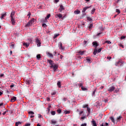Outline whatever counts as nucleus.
<instances>
[{
	"instance_id": "f257e3e1",
	"label": "nucleus",
	"mask_w": 126,
	"mask_h": 126,
	"mask_svg": "<svg viewBox=\"0 0 126 126\" xmlns=\"http://www.w3.org/2000/svg\"><path fill=\"white\" fill-rule=\"evenodd\" d=\"M35 22V19L32 18V20H30L26 25H25V27H29L33 25V23Z\"/></svg>"
},
{
	"instance_id": "f03ea898",
	"label": "nucleus",
	"mask_w": 126,
	"mask_h": 126,
	"mask_svg": "<svg viewBox=\"0 0 126 126\" xmlns=\"http://www.w3.org/2000/svg\"><path fill=\"white\" fill-rule=\"evenodd\" d=\"M102 50V48H99L98 49V50L96 49V48L94 49L93 54L94 56H95L96 55L97 53H100L101 51Z\"/></svg>"
},
{
	"instance_id": "7ed1b4c3",
	"label": "nucleus",
	"mask_w": 126,
	"mask_h": 126,
	"mask_svg": "<svg viewBox=\"0 0 126 126\" xmlns=\"http://www.w3.org/2000/svg\"><path fill=\"white\" fill-rule=\"evenodd\" d=\"M91 6L84 7V8L83 9L82 13L84 14H86L85 12L87 10H88V9L91 8Z\"/></svg>"
},
{
	"instance_id": "20e7f679",
	"label": "nucleus",
	"mask_w": 126,
	"mask_h": 126,
	"mask_svg": "<svg viewBox=\"0 0 126 126\" xmlns=\"http://www.w3.org/2000/svg\"><path fill=\"white\" fill-rule=\"evenodd\" d=\"M115 89H116L115 87L112 86L109 88V89H108L107 91L109 92H113V91H114Z\"/></svg>"
},
{
	"instance_id": "39448f33",
	"label": "nucleus",
	"mask_w": 126,
	"mask_h": 126,
	"mask_svg": "<svg viewBox=\"0 0 126 126\" xmlns=\"http://www.w3.org/2000/svg\"><path fill=\"white\" fill-rule=\"evenodd\" d=\"M56 18H58L59 19H63V15L61 14H56Z\"/></svg>"
},
{
	"instance_id": "423d86ee",
	"label": "nucleus",
	"mask_w": 126,
	"mask_h": 126,
	"mask_svg": "<svg viewBox=\"0 0 126 126\" xmlns=\"http://www.w3.org/2000/svg\"><path fill=\"white\" fill-rule=\"evenodd\" d=\"M93 45H94V48L95 49L97 48L98 46H99V44L96 41L93 42Z\"/></svg>"
},
{
	"instance_id": "0eeeda50",
	"label": "nucleus",
	"mask_w": 126,
	"mask_h": 126,
	"mask_svg": "<svg viewBox=\"0 0 126 126\" xmlns=\"http://www.w3.org/2000/svg\"><path fill=\"white\" fill-rule=\"evenodd\" d=\"M50 67L53 68V71H56V70H57V64L51 65L50 66Z\"/></svg>"
},
{
	"instance_id": "6e6552de",
	"label": "nucleus",
	"mask_w": 126,
	"mask_h": 126,
	"mask_svg": "<svg viewBox=\"0 0 126 126\" xmlns=\"http://www.w3.org/2000/svg\"><path fill=\"white\" fill-rule=\"evenodd\" d=\"M64 10V7L63 5H61L59 6V11L60 12H62V11H63Z\"/></svg>"
},
{
	"instance_id": "1a4fd4ad",
	"label": "nucleus",
	"mask_w": 126,
	"mask_h": 126,
	"mask_svg": "<svg viewBox=\"0 0 126 126\" xmlns=\"http://www.w3.org/2000/svg\"><path fill=\"white\" fill-rule=\"evenodd\" d=\"M59 49L63 50H64L63 47V43L61 42L59 43Z\"/></svg>"
},
{
	"instance_id": "9d476101",
	"label": "nucleus",
	"mask_w": 126,
	"mask_h": 126,
	"mask_svg": "<svg viewBox=\"0 0 126 126\" xmlns=\"http://www.w3.org/2000/svg\"><path fill=\"white\" fill-rule=\"evenodd\" d=\"M36 43L37 44V46L39 47L40 46V40L38 38L36 39Z\"/></svg>"
},
{
	"instance_id": "9b49d317",
	"label": "nucleus",
	"mask_w": 126,
	"mask_h": 126,
	"mask_svg": "<svg viewBox=\"0 0 126 126\" xmlns=\"http://www.w3.org/2000/svg\"><path fill=\"white\" fill-rule=\"evenodd\" d=\"M91 123L92 124L93 126H97L96 125V122L94 119H93L92 121H91Z\"/></svg>"
},
{
	"instance_id": "f8f14e48",
	"label": "nucleus",
	"mask_w": 126,
	"mask_h": 126,
	"mask_svg": "<svg viewBox=\"0 0 126 126\" xmlns=\"http://www.w3.org/2000/svg\"><path fill=\"white\" fill-rule=\"evenodd\" d=\"M11 23H12V25H14L15 23V19L14 18H11Z\"/></svg>"
},
{
	"instance_id": "ddd939ff",
	"label": "nucleus",
	"mask_w": 126,
	"mask_h": 126,
	"mask_svg": "<svg viewBox=\"0 0 126 126\" xmlns=\"http://www.w3.org/2000/svg\"><path fill=\"white\" fill-rule=\"evenodd\" d=\"M5 16H6V12H4L3 14H1V17H0V18H1V19H3L4 17H5Z\"/></svg>"
},
{
	"instance_id": "4468645a",
	"label": "nucleus",
	"mask_w": 126,
	"mask_h": 126,
	"mask_svg": "<svg viewBox=\"0 0 126 126\" xmlns=\"http://www.w3.org/2000/svg\"><path fill=\"white\" fill-rule=\"evenodd\" d=\"M47 56L50 58H53V55L50 53H47Z\"/></svg>"
},
{
	"instance_id": "2eb2a0df",
	"label": "nucleus",
	"mask_w": 126,
	"mask_h": 126,
	"mask_svg": "<svg viewBox=\"0 0 126 126\" xmlns=\"http://www.w3.org/2000/svg\"><path fill=\"white\" fill-rule=\"evenodd\" d=\"M16 100V97L13 96L12 97V99H11V102H15Z\"/></svg>"
},
{
	"instance_id": "dca6fc26",
	"label": "nucleus",
	"mask_w": 126,
	"mask_h": 126,
	"mask_svg": "<svg viewBox=\"0 0 126 126\" xmlns=\"http://www.w3.org/2000/svg\"><path fill=\"white\" fill-rule=\"evenodd\" d=\"M15 12L12 11V13H11V14L10 15V17H11V18H14V15H15Z\"/></svg>"
},
{
	"instance_id": "f3484780",
	"label": "nucleus",
	"mask_w": 126,
	"mask_h": 126,
	"mask_svg": "<svg viewBox=\"0 0 126 126\" xmlns=\"http://www.w3.org/2000/svg\"><path fill=\"white\" fill-rule=\"evenodd\" d=\"M96 89H94L92 93V96H95V93H96Z\"/></svg>"
},
{
	"instance_id": "a211bd4d",
	"label": "nucleus",
	"mask_w": 126,
	"mask_h": 126,
	"mask_svg": "<svg viewBox=\"0 0 126 126\" xmlns=\"http://www.w3.org/2000/svg\"><path fill=\"white\" fill-rule=\"evenodd\" d=\"M122 119H123V117L121 116H119V117H117V122L120 121Z\"/></svg>"
},
{
	"instance_id": "6ab92c4d",
	"label": "nucleus",
	"mask_w": 126,
	"mask_h": 126,
	"mask_svg": "<svg viewBox=\"0 0 126 126\" xmlns=\"http://www.w3.org/2000/svg\"><path fill=\"white\" fill-rule=\"evenodd\" d=\"M57 86H58L59 88H61V82L59 81L57 83Z\"/></svg>"
},
{
	"instance_id": "aec40b11",
	"label": "nucleus",
	"mask_w": 126,
	"mask_h": 126,
	"mask_svg": "<svg viewBox=\"0 0 126 126\" xmlns=\"http://www.w3.org/2000/svg\"><path fill=\"white\" fill-rule=\"evenodd\" d=\"M95 11H96V9H95L94 8H93V9L91 10V14H94V13Z\"/></svg>"
},
{
	"instance_id": "412c9836",
	"label": "nucleus",
	"mask_w": 126,
	"mask_h": 126,
	"mask_svg": "<svg viewBox=\"0 0 126 126\" xmlns=\"http://www.w3.org/2000/svg\"><path fill=\"white\" fill-rule=\"evenodd\" d=\"M100 126H109V124H108V123H105V124H104V123H102L101 125H100Z\"/></svg>"
},
{
	"instance_id": "4be33fe9",
	"label": "nucleus",
	"mask_w": 126,
	"mask_h": 126,
	"mask_svg": "<svg viewBox=\"0 0 126 126\" xmlns=\"http://www.w3.org/2000/svg\"><path fill=\"white\" fill-rule=\"evenodd\" d=\"M23 46L26 47L27 48L29 47V44L27 43H24Z\"/></svg>"
},
{
	"instance_id": "5701e85b",
	"label": "nucleus",
	"mask_w": 126,
	"mask_h": 126,
	"mask_svg": "<svg viewBox=\"0 0 126 126\" xmlns=\"http://www.w3.org/2000/svg\"><path fill=\"white\" fill-rule=\"evenodd\" d=\"M110 120H111V121H112V123L115 124V120H114V118L113 117H110Z\"/></svg>"
},
{
	"instance_id": "b1692460",
	"label": "nucleus",
	"mask_w": 126,
	"mask_h": 126,
	"mask_svg": "<svg viewBox=\"0 0 126 126\" xmlns=\"http://www.w3.org/2000/svg\"><path fill=\"white\" fill-rule=\"evenodd\" d=\"M48 62L50 65H53V62L52 60H48Z\"/></svg>"
},
{
	"instance_id": "393cba45",
	"label": "nucleus",
	"mask_w": 126,
	"mask_h": 126,
	"mask_svg": "<svg viewBox=\"0 0 126 126\" xmlns=\"http://www.w3.org/2000/svg\"><path fill=\"white\" fill-rule=\"evenodd\" d=\"M51 124L52 125H54L55 124H57V121H55L54 120H51Z\"/></svg>"
},
{
	"instance_id": "a878e982",
	"label": "nucleus",
	"mask_w": 126,
	"mask_h": 126,
	"mask_svg": "<svg viewBox=\"0 0 126 126\" xmlns=\"http://www.w3.org/2000/svg\"><path fill=\"white\" fill-rule=\"evenodd\" d=\"M83 108H88V104H84V105H83L82 107Z\"/></svg>"
},
{
	"instance_id": "bb28decb",
	"label": "nucleus",
	"mask_w": 126,
	"mask_h": 126,
	"mask_svg": "<svg viewBox=\"0 0 126 126\" xmlns=\"http://www.w3.org/2000/svg\"><path fill=\"white\" fill-rule=\"evenodd\" d=\"M22 124V122H18L15 123V126H19V125Z\"/></svg>"
},
{
	"instance_id": "cd10ccee",
	"label": "nucleus",
	"mask_w": 126,
	"mask_h": 126,
	"mask_svg": "<svg viewBox=\"0 0 126 126\" xmlns=\"http://www.w3.org/2000/svg\"><path fill=\"white\" fill-rule=\"evenodd\" d=\"M49 18H47L46 17L45 18L44 20H43L42 22L43 23H47V19H48Z\"/></svg>"
},
{
	"instance_id": "c85d7f7f",
	"label": "nucleus",
	"mask_w": 126,
	"mask_h": 126,
	"mask_svg": "<svg viewBox=\"0 0 126 126\" xmlns=\"http://www.w3.org/2000/svg\"><path fill=\"white\" fill-rule=\"evenodd\" d=\"M119 46L122 48H124V46L123 45V44H122V43H119L118 44Z\"/></svg>"
},
{
	"instance_id": "c756f323",
	"label": "nucleus",
	"mask_w": 126,
	"mask_h": 126,
	"mask_svg": "<svg viewBox=\"0 0 126 126\" xmlns=\"http://www.w3.org/2000/svg\"><path fill=\"white\" fill-rule=\"evenodd\" d=\"M84 52H85V51H80L79 52V54H80V55H81V56H83Z\"/></svg>"
},
{
	"instance_id": "7c9ffc66",
	"label": "nucleus",
	"mask_w": 126,
	"mask_h": 126,
	"mask_svg": "<svg viewBox=\"0 0 126 126\" xmlns=\"http://www.w3.org/2000/svg\"><path fill=\"white\" fill-rule=\"evenodd\" d=\"M78 86H79V87H83V83H80L78 84Z\"/></svg>"
},
{
	"instance_id": "2f4dec72",
	"label": "nucleus",
	"mask_w": 126,
	"mask_h": 126,
	"mask_svg": "<svg viewBox=\"0 0 126 126\" xmlns=\"http://www.w3.org/2000/svg\"><path fill=\"white\" fill-rule=\"evenodd\" d=\"M41 58V56L40 54H38L37 55H36V59H40Z\"/></svg>"
},
{
	"instance_id": "473e14b6",
	"label": "nucleus",
	"mask_w": 126,
	"mask_h": 126,
	"mask_svg": "<svg viewBox=\"0 0 126 126\" xmlns=\"http://www.w3.org/2000/svg\"><path fill=\"white\" fill-rule=\"evenodd\" d=\"M15 44H10V48H14V46Z\"/></svg>"
},
{
	"instance_id": "72a5a7b5",
	"label": "nucleus",
	"mask_w": 126,
	"mask_h": 126,
	"mask_svg": "<svg viewBox=\"0 0 126 126\" xmlns=\"http://www.w3.org/2000/svg\"><path fill=\"white\" fill-rule=\"evenodd\" d=\"M26 84L27 85H30V81H29V80H26Z\"/></svg>"
},
{
	"instance_id": "f704fd0d",
	"label": "nucleus",
	"mask_w": 126,
	"mask_h": 126,
	"mask_svg": "<svg viewBox=\"0 0 126 126\" xmlns=\"http://www.w3.org/2000/svg\"><path fill=\"white\" fill-rule=\"evenodd\" d=\"M59 35H60V34H55V35H54V37L53 38H54V39H55L56 38H57V37H58Z\"/></svg>"
},
{
	"instance_id": "c9c22d12",
	"label": "nucleus",
	"mask_w": 126,
	"mask_h": 126,
	"mask_svg": "<svg viewBox=\"0 0 126 126\" xmlns=\"http://www.w3.org/2000/svg\"><path fill=\"white\" fill-rule=\"evenodd\" d=\"M57 113H58L59 114H60L62 113V110L61 109H58L57 110Z\"/></svg>"
},
{
	"instance_id": "e433bc0d",
	"label": "nucleus",
	"mask_w": 126,
	"mask_h": 126,
	"mask_svg": "<svg viewBox=\"0 0 126 126\" xmlns=\"http://www.w3.org/2000/svg\"><path fill=\"white\" fill-rule=\"evenodd\" d=\"M87 110H88V113H91V108H89V107H88V108H87Z\"/></svg>"
},
{
	"instance_id": "4c0bfd02",
	"label": "nucleus",
	"mask_w": 126,
	"mask_h": 126,
	"mask_svg": "<svg viewBox=\"0 0 126 126\" xmlns=\"http://www.w3.org/2000/svg\"><path fill=\"white\" fill-rule=\"evenodd\" d=\"M28 114L33 115V114H34V113L33 111H29V112H28Z\"/></svg>"
},
{
	"instance_id": "58836bf2",
	"label": "nucleus",
	"mask_w": 126,
	"mask_h": 126,
	"mask_svg": "<svg viewBox=\"0 0 126 126\" xmlns=\"http://www.w3.org/2000/svg\"><path fill=\"white\" fill-rule=\"evenodd\" d=\"M85 119H86V116H83L82 117H81V120H84Z\"/></svg>"
},
{
	"instance_id": "ea45409f",
	"label": "nucleus",
	"mask_w": 126,
	"mask_h": 126,
	"mask_svg": "<svg viewBox=\"0 0 126 126\" xmlns=\"http://www.w3.org/2000/svg\"><path fill=\"white\" fill-rule=\"evenodd\" d=\"M69 114H70V111H64V114L66 115Z\"/></svg>"
},
{
	"instance_id": "a19ab883",
	"label": "nucleus",
	"mask_w": 126,
	"mask_h": 126,
	"mask_svg": "<svg viewBox=\"0 0 126 126\" xmlns=\"http://www.w3.org/2000/svg\"><path fill=\"white\" fill-rule=\"evenodd\" d=\"M92 27H93V24H91L89 26V27H88V28H89V29H91V28H92Z\"/></svg>"
},
{
	"instance_id": "79ce46f5",
	"label": "nucleus",
	"mask_w": 126,
	"mask_h": 126,
	"mask_svg": "<svg viewBox=\"0 0 126 126\" xmlns=\"http://www.w3.org/2000/svg\"><path fill=\"white\" fill-rule=\"evenodd\" d=\"M56 94H57L56 92H53V93H51V95H56Z\"/></svg>"
},
{
	"instance_id": "37998d69",
	"label": "nucleus",
	"mask_w": 126,
	"mask_h": 126,
	"mask_svg": "<svg viewBox=\"0 0 126 126\" xmlns=\"http://www.w3.org/2000/svg\"><path fill=\"white\" fill-rule=\"evenodd\" d=\"M51 115L53 116H54L55 115H56V112L55 111H52L51 112Z\"/></svg>"
},
{
	"instance_id": "c03bdc74",
	"label": "nucleus",
	"mask_w": 126,
	"mask_h": 126,
	"mask_svg": "<svg viewBox=\"0 0 126 126\" xmlns=\"http://www.w3.org/2000/svg\"><path fill=\"white\" fill-rule=\"evenodd\" d=\"M42 27H43L44 28H47V26L45 24H42Z\"/></svg>"
},
{
	"instance_id": "a18cd8bd",
	"label": "nucleus",
	"mask_w": 126,
	"mask_h": 126,
	"mask_svg": "<svg viewBox=\"0 0 126 126\" xmlns=\"http://www.w3.org/2000/svg\"><path fill=\"white\" fill-rule=\"evenodd\" d=\"M75 13L76 14H79V13H80V11L79 10L75 11Z\"/></svg>"
},
{
	"instance_id": "49530a36",
	"label": "nucleus",
	"mask_w": 126,
	"mask_h": 126,
	"mask_svg": "<svg viewBox=\"0 0 126 126\" xmlns=\"http://www.w3.org/2000/svg\"><path fill=\"white\" fill-rule=\"evenodd\" d=\"M87 19L88 20V21H92V19L91 18V17H87Z\"/></svg>"
},
{
	"instance_id": "de8ad7c7",
	"label": "nucleus",
	"mask_w": 126,
	"mask_h": 126,
	"mask_svg": "<svg viewBox=\"0 0 126 126\" xmlns=\"http://www.w3.org/2000/svg\"><path fill=\"white\" fill-rule=\"evenodd\" d=\"M81 88L83 91H85V90H87V88H83V87H81Z\"/></svg>"
},
{
	"instance_id": "09e8293b",
	"label": "nucleus",
	"mask_w": 126,
	"mask_h": 126,
	"mask_svg": "<svg viewBox=\"0 0 126 126\" xmlns=\"http://www.w3.org/2000/svg\"><path fill=\"white\" fill-rule=\"evenodd\" d=\"M125 38H126V36H121V40L124 39Z\"/></svg>"
},
{
	"instance_id": "8fccbe9b",
	"label": "nucleus",
	"mask_w": 126,
	"mask_h": 126,
	"mask_svg": "<svg viewBox=\"0 0 126 126\" xmlns=\"http://www.w3.org/2000/svg\"><path fill=\"white\" fill-rule=\"evenodd\" d=\"M14 86H15V85L12 84V85H10V88H13Z\"/></svg>"
},
{
	"instance_id": "3c124183",
	"label": "nucleus",
	"mask_w": 126,
	"mask_h": 126,
	"mask_svg": "<svg viewBox=\"0 0 126 126\" xmlns=\"http://www.w3.org/2000/svg\"><path fill=\"white\" fill-rule=\"evenodd\" d=\"M38 118L40 119L42 118V116L40 114H38Z\"/></svg>"
},
{
	"instance_id": "603ef678",
	"label": "nucleus",
	"mask_w": 126,
	"mask_h": 126,
	"mask_svg": "<svg viewBox=\"0 0 126 126\" xmlns=\"http://www.w3.org/2000/svg\"><path fill=\"white\" fill-rule=\"evenodd\" d=\"M116 12H117L118 14H119V13H120V10L119 9H117Z\"/></svg>"
},
{
	"instance_id": "864d4df0",
	"label": "nucleus",
	"mask_w": 126,
	"mask_h": 126,
	"mask_svg": "<svg viewBox=\"0 0 126 126\" xmlns=\"http://www.w3.org/2000/svg\"><path fill=\"white\" fill-rule=\"evenodd\" d=\"M105 43H107L108 44H111V42L110 41H105Z\"/></svg>"
},
{
	"instance_id": "5fc2aeb1",
	"label": "nucleus",
	"mask_w": 126,
	"mask_h": 126,
	"mask_svg": "<svg viewBox=\"0 0 126 126\" xmlns=\"http://www.w3.org/2000/svg\"><path fill=\"white\" fill-rule=\"evenodd\" d=\"M2 77L4 78V74H0V78H2Z\"/></svg>"
},
{
	"instance_id": "6e6d98bb",
	"label": "nucleus",
	"mask_w": 126,
	"mask_h": 126,
	"mask_svg": "<svg viewBox=\"0 0 126 126\" xmlns=\"http://www.w3.org/2000/svg\"><path fill=\"white\" fill-rule=\"evenodd\" d=\"M84 113L83 111H80L79 115H81V114H83Z\"/></svg>"
},
{
	"instance_id": "4d7b16f0",
	"label": "nucleus",
	"mask_w": 126,
	"mask_h": 126,
	"mask_svg": "<svg viewBox=\"0 0 126 126\" xmlns=\"http://www.w3.org/2000/svg\"><path fill=\"white\" fill-rule=\"evenodd\" d=\"M81 126H87V124L86 123H84L83 124H81Z\"/></svg>"
},
{
	"instance_id": "13d9d810",
	"label": "nucleus",
	"mask_w": 126,
	"mask_h": 126,
	"mask_svg": "<svg viewBox=\"0 0 126 126\" xmlns=\"http://www.w3.org/2000/svg\"><path fill=\"white\" fill-rule=\"evenodd\" d=\"M50 16H51V15H50V14H48V15L46 17V18H50Z\"/></svg>"
},
{
	"instance_id": "bf43d9fd",
	"label": "nucleus",
	"mask_w": 126,
	"mask_h": 126,
	"mask_svg": "<svg viewBox=\"0 0 126 126\" xmlns=\"http://www.w3.org/2000/svg\"><path fill=\"white\" fill-rule=\"evenodd\" d=\"M86 60L88 62H91V59H90L89 58H88L87 59H86Z\"/></svg>"
},
{
	"instance_id": "052dcab7",
	"label": "nucleus",
	"mask_w": 126,
	"mask_h": 126,
	"mask_svg": "<svg viewBox=\"0 0 126 126\" xmlns=\"http://www.w3.org/2000/svg\"><path fill=\"white\" fill-rule=\"evenodd\" d=\"M31 126V124L28 123V124H27L26 125H25V126Z\"/></svg>"
},
{
	"instance_id": "680f3d73",
	"label": "nucleus",
	"mask_w": 126,
	"mask_h": 126,
	"mask_svg": "<svg viewBox=\"0 0 126 126\" xmlns=\"http://www.w3.org/2000/svg\"><path fill=\"white\" fill-rule=\"evenodd\" d=\"M103 33V32H99L97 33V36H99V35H100L101 34Z\"/></svg>"
},
{
	"instance_id": "e2e57ef3",
	"label": "nucleus",
	"mask_w": 126,
	"mask_h": 126,
	"mask_svg": "<svg viewBox=\"0 0 126 126\" xmlns=\"http://www.w3.org/2000/svg\"><path fill=\"white\" fill-rule=\"evenodd\" d=\"M54 1H55V2H56V3L59 2V1H60L59 0H54Z\"/></svg>"
},
{
	"instance_id": "0e129e2a",
	"label": "nucleus",
	"mask_w": 126,
	"mask_h": 126,
	"mask_svg": "<svg viewBox=\"0 0 126 126\" xmlns=\"http://www.w3.org/2000/svg\"><path fill=\"white\" fill-rule=\"evenodd\" d=\"M10 56H11L12 54V51H10V53H9Z\"/></svg>"
},
{
	"instance_id": "69168bd1",
	"label": "nucleus",
	"mask_w": 126,
	"mask_h": 126,
	"mask_svg": "<svg viewBox=\"0 0 126 126\" xmlns=\"http://www.w3.org/2000/svg\"><path fill=\"white\" fill-rule=\"evenodd\" d=\"M63 55H60V59H63Z\"/></svg>"
},
{
	"instance_id": "338daca9",
	"label": "nucleus",
	"mask_w": 126,
	"mask_h": 126,
	"mask_svg": "<svg viewBox=\"0 0 126 126\" xmlns=\"http://www.w3.org/2000/svg\"><path fill=\"white\" fill-rule=\"evenodd\" d=\"M111 59H112V58L111 57H107V59L109 60H110Z\"/></svg>"
},
{
	"instance_id": "774afa93",
	"label": "nucleus",
	"mask_w": 126,
	"mask_h": 126,
	"mask_svg": "<svg viewBox=\"0 0 126 126\" xmlns=\"http://www.w3.org/2000/svg\"><path fill=\"white\" fill-rule=\"evenodd\" d=\"M86 44H87V41H84V44L86 45Z\"/></svg>"
}]
</instances>
